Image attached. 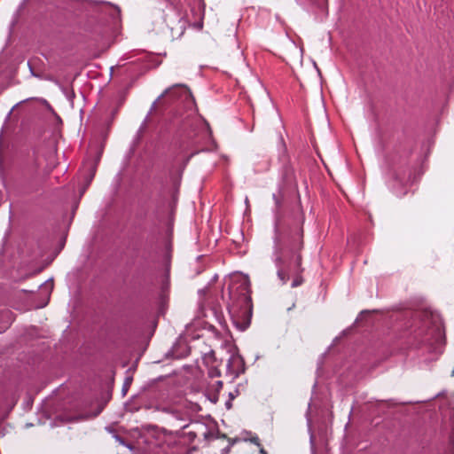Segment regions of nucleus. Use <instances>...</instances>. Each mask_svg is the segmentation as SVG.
Segmentation results:
<instances>
[{
    "instance_id": "1",
    "label": "nucleus",
    "mask_w": 454,
    "mask_h": 454,
    "mask_svg": "<svg viewBox=\"0 0 454 454\" xmlns=\"http://www.w3.org/2000/svg\"><path fill=\"white\" fill-rule=\"evenodd\" d=\"M162 98H164V111L168 115L167 129L175 134L181 147H193L200 136L203 138L211 137L212 132L208 123L197 116V106L191 90L184 83H177L166 89L152 104L149 113L132 139L129 149L131 153L135 152L142 139L149 115Z\"/></svg>"
},
{
    "instance_id": "2",
    "label": "nucleus",
    "mask_w": 454,
    "mask_h": 454,
    "mask_svg": "<svg viewBox=\"0 0 454 454\" xmlns=\"http://www.w3.org/2000/svg\"><path fill=\"white\" fill-rule=\"evenodd\" d=\"M303 223L304 217L301 214L286 223H282L278 217L274 222L271 260L282 285L286 284L290 275L294 276L291 284L293 288L303 283L301 254L303 248Z\"/></svg>"
},
{
    "instance_id": "3",
    "label": "nucleus",
    "mask_w": 454,
    "mask_h": 454,
    "mask_svg": "<svg viewBox=\"0 0 454 454\" xmlns=\"http://www.w3.org/2000/svg\"><path fill=\"white\" fill-rule=\"evenodd\" d=\"M45 176L43 173L42 161L34 151L21 155L15 166L12 178V192L21 198L40 192L44 185Z\"/></svg>"
},
{
    "instance_id": "4",
    "label": "nucleus",
    "mask_w": 454,
    "mask_h": 454,
    "mask_svg": "<svg viewBox=\"0 0 454 454\" xmlns=\"http://www.w3.org/2000/svg\"><path fill=\"white\" fill-rule=\"evenodd\" d=\"M229 301L227 309L231 316L252 315V299L250 296V281L247 276L235 275L231 278L228 286Z\"/></svg>"
},
{
    "instance_id": "5",
    "label": "nucleus",
    "mask_w": 454,
    "mask_h": 454,
    "mask_svg": "<svg viewBox=\"0 0 454 454\" xmlns=\"http://www.w3.org/2000/svg\"><path fill=\"white\" fill-rule=\"evenodd\" d=\"M246 371L244 358L239 353H233L230 356L226 363L225 375L231 380L237 379Z\"/></svg>"
},
{
    "instance_id": "6",
    "label": "nucleus",
    "mask_w": 454,
    "mask_h": 454,
    "mask_svg": "<svg viewBox=\"0 0 454 454\" xmlns=\"http://www.w3.org/2000/svg\"><path fill=\"white\" fill-rule=\"evenodd\" d=\"M432 317H433L432 326H430V327L427 326V330L420 329L419 334V335L424 334V333H425V336L423 337V340H425V341L430 340V338L427 337V335H431L432 338L434 339V342L439 347H441L443 345L444 336L442 334L440 319L435 318L434 316H432Z\"/></svg>"
},
{
    "instance_id": "7",
    "label": "nucleus",
    "mask_w": 454,
    "mask_h": 454,
    "mask_svg": "<svg viewBox=\"0 0 454 454\" xmlns=\"http://www.w3.org/2000/svg\"><path fill=\"white\" fill-rule=\"evenodd\" d=\"M101 154H102V152L99 151V152H98L94 160H91L90 159H87L83 162V168L85 170L83 178H84L85 185L81 191L82 193H83L86 191L88 186L92 182V180L95 176L96 171H97L98 164L101 158Z\"/></svg>"
},
{
    "instance_id": "8",
    "label": "nucleus",
    "mask_w": 454,
    "mask_h": 454,
    "mask_svg": "<svg viewBox=\"0 0 454 454\" xmlns=\"http://www.w3.org/2000/svg\"><path fill=\"white\" fill-rule=\"evenodd\" d=\"M90 6L100 12H106L113 20H117L121 15V9L107 1L87 0Z\"/></svg>"
},
{
    "instance_id": "9",
    "label": "nucleus",
    "mask_w": 454,
    "mask_h": 454,
    "mask_svg": "<svg viewBox=\"0 0 454 454\" xmlns=\"http://www.w3.org/2000/svg\"><path fill=\"white\" fill-rule=\"evenodd\" d=\"M203 363L207 367V374L210 378L221 376V372L218 368V363L214 351H210L204 355Z\"/></svg>"
},
{
    "instance_id": "10",
    "label": "nucleus",
    "mask_w": 454,
    "mask_h": 454,
    "mask_svg": "<svg viewBox=\"0 0 454 454\" xmlns=\"http://www.w3.org/2000/svg\"><path fill=\"white\" fill-rule=\"evenodd\" d=\"M47 80L52 82L56 86H58L63 93V95L66 97V98L73 105L74 99L75 98V93L71 85H64L58 79L51 76L48 77Z\"/></svg>"
},
{
    "instance_id": "11",
    "label": "nucleus",
    "mask_w": 454,
    "mask_h": 454,
    "mask_svg": "<svg viewBox=\"0 0 454 454\" xmlns=\"http://www.w3.org/2000/svg\"><path fill=\"white\" fill-rule=\"evenodd\" d=\"M316 9L317 12L327 14V0H300Z\"/></svg>"
},
{
    "instance_id": "12",
    "label": "nucleus",
    "mask_w": 454,
    "mask_h": 454,
    "mask_svg": "<svg viewBox=\"0 0 454 454\" xmlns=\"http://www.w3.org/2000/svg\"><path fill=\"white\" fill-rule=\"evenodd\" d=\"M2 315H3V317H4L7 319L5 325L3 327V331H4L5 329H7L10 326V325L13 321V318H12V313L8 309L4 310L2 312ZM1 332H2V330L0 331V333Z\"/></svg>"
},
{
    "instance_id": "13",
    "label": "nucleus",
    "mask_w": 454,
    "mask_h": 454,
    "mask_svg": "<svg viewBox=\"0 0 454 454\" xmlns=\"http://www.w3.org/2000/svg\"><path fill=\"white\" fill-rule=\"evenodd\" d=\"M132 380H133V379L130 376L125 378V380H124V383L122 386V389H121L123 395H125L127 394V392L132 383Z\"/></svg>"
},
{
    "instance_id": "14",
    "label": "nucleus",
    "mask_w": 454,
    "mask_h": 454,
    "mask_svg": "<svg viewBox=\"0 0 454 454\" xmlns=\"http://www.w3.org/2000/svg\"><path fill=\"white\" fill-rule=\"evenodd\" d=\"M281 141V150L279 152V157H284V158H286L287 155H286V145L283 141V138L280 139Z\"/></svg>"
},
{
    "instance_id": "15",
    "label": "nucleus",
    "mask_w": 454,
    "mask_h": 454,
    "mask_svg": "<svg viewBox=\"0 0 454 454\" xmlns=\"http://www.w3.org/2000/svg\"><path fill=\"white\" fill-rule=\"evenodd\" d=\"M239 394H240V392H239V387H237L233 391H231V392L229 393V398H230L231 400H234L237 396H239Z\"/></svg>"
},
{
    "instance_id": "16",
    "label": "nucleus",
    "mask_w": 454,
    "mask_h": 454,
    "mask_svg": "<svg viewBox=\"0 0 454 454\" xmlns=\"http://www.w3.org/2000/svg\"><path fill=\"white\" fill-rule=\"evenodd\" d=\"M272 198H273V200L275 201L277 208H279V207H280V200L278 198V196L276 194H273Z\"/></svg>"
},
{
    "instance_id": "17",
    "label": "nucleus",
    "mask_w": 454,
    "mask_h": 454,
    "mask_svg": "<svg viewBox=\"0 0 454 454\" xmlns=\"http://www.w3.org/2000/svg\"><path fill=\"white\" fill-rule=\"evenodd\" d=\"M226 409L230 410L232 407V400L230 398L225 402Z\"/></svg>"
},
{
    "instance_id": "18",
    "label": "nucleus",
    "mask_w": 454,
    "mask_h": 454,
    "mask_svg": "<svg viewBox=\"0 0 454 454\" xmlns=\"http://www.w3.org/2000/svg\"><path fill=\"white\" fill-rule=\"evenodd\" d=\"M200 152V150H196V151L192 152V153L188 156V158L186 159V162H185V163H187V162L191 160V158H192V157H193L195 154L199 153Z\"/></svg>"
},
{
    "instance_id": "19",
    "label": "nucleus",
    "mask_w": 454,
    "mask_h": 454,
    "mask_svg": "<svg viewBox=\"0 0 454 454\" xmlns=\"http://www.w3.org/2000/svg\"><path fill=\"white\" fill-rule=\"evenodd\" d=\"M215 386H216V389H217V390H220V389L223 387V381H221V380H217V381L215 382Z\"/></svg>"
},
{
    "instance_id": "20",
    "label": "nucleus",
    "mask_w": 454,
    "mask_h": 454,
    "mask_svg": "<svg viewBox=\"0 0 454 454\" xmlns=\"http://www.w3.org/2000/svg\"><path fill=\"white\" fill-rule=\"evenodd\" d=\"M251 442L255 443V444H257V445H259V439H258V437L252 438Z\"/></svg>"
},
{
    "instance_id": "21",
    "label": "nucleus",
    "mask_w": 454,
    "mask_h": 454,
    "mask_svg": "<svg viewBox=\"0 0 454 454\" xmlns=\"http://www.w3.org/2000/svg\"><path fill=\"white\" fill-rule=\"evenodd\" d=\"M27 65H28V67H29V69H30V72H31L32 75H34V76H37V75L34 73L33 68H32V67H31V65H30V62H29V61L27 62Z\"/></svg>"
},
{
    "instance_id": "22",
    "label": "nucleus",
    "mask_w": 454,
    "mask_h": 454,
    "mask_svg": "<svg viewBox=\"0 0 454 454\" xmlns=\"http://www.w3.org/2000/svg\"><path fill=\"white\" fill-rule=\"evenodd\" d=\"M115 439H116L118 442H120L123 443V440H122V438H121V436L116 435V436H115Z\"/></svg>"
},
{
    "instance_id": "23",
    "label": "nucleus",
    "mask_w": 454,
    "mask_h": 454,
    "mask_svg": "<svg viewBox=\"0 0 454 454\" xmlns=\"http://www.w3.org/2000/svg\"><path fill=\"white\" fill-rule=\"evenodd\" d=\"M378 403L379 405H383L386 403V401H379Z\"/></svg>"
},
{
    "instance_id": "24",
    "label": "nucleus",
    "mask_w": 454,
    "mask_h": 454,
    "mask_svg": "<svg viewBox=\"0 0 454 454\" xmlns=\"http://www.w3.org/2000/svg\"><path fill=\"white\" fill-rule=\"evenodd\" d=\"M310 443L313 445L314 444V438H313V435L311 434L310 435Z\"/></svg>"
},
{
    "instance_id": "25",
    "label": "nucleus",
    "mask_w": 454,
    "mask_h": 454,
    "mask_svg": "<svg viewBox=\"0 0 454 454\" xmlns=\"http://www.w3.org/2000/svg\"><path fill=\"white\" fill-rule=\"evenodd\" d=\"M260 452H261L262 454H267V452H266V450H265L264 449H261Z\"/></svg>"
},
{
    "instance_id": "26",
    "label": "nucleus",
    "mask_w": 454,
    "mask_h": 454,
    "mask_svg": "<svg viewBox=\"0 0 454 454\" xmlns=\"http://www.w3.org/2000/svg\"><path fill=\"white\" fill-rule=\"evenodd\" d=\"M442 353V349L438 350V351H437V356L441 355Z\"/></svg>"
},
{
    "instance_id": "27",
    "label": "nucleus",
    "mask_w": 454,
    "mask_h": 454,
    "mask_svg": "<svg viewBox=\"0 0 454 454\" xmlns=\"http://www.w3.org/2000/svg\"><path fill=\"white\" fill-rule=\"evenodd\" d=\"M47 105H48L49 109H51V111H53V109H52L51 106H50L48 103H47Z\"/></svg>"
},
{
    "instance_id": "28",
    "label": "nucleus",
    "mask_w": 454,
    "mask_h": 454,
    "mask_svg": "<svg viewBox=\"0 0 454 454\" xmlns=\"http://www.w3.org/2000/svg\"><path fill=\"white\" fill-rule=\"evenodd\" d=\"M249 325V322H247L243 329H246Z\"/></svg>"
},
{
    "instance_id": "29",
    "label": "nucleus",
    "mask_w": 454,
    "mask_h": 454,
    "mask_svg": "<svg viewBox=\"0 0 454 454\" xmlns=\"http://www.w3.org/2000/svg\"><path fill=\"white\" fill-rule=\"evenodd\" d=\"M452 376H454V368H453V371H452Z\"/></svg>"
}]
</instances>
